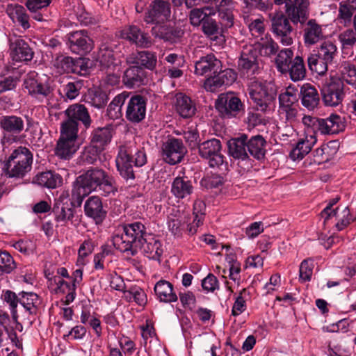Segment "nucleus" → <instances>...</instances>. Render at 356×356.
Returning a JSON list of instances; mask_svg holds the SVG:
<instances>
[{"instance_id": "63", "label": "nucleus", "mask_w": 356, "mask_h": 356, "mask_svg": "<svg viewBox=\"0 0 356 356\" xmlns=\"http://www.w3.org/2000/svg\"><path fill=\"white\" fill-rule=\"evenodd\" d=\"M224 184L223 177L219 175H212L203 177L200 181L202 187L207 189L218 188Z\"/></svg>"}, {"instance_id": "62", "label": "nucleus", "mask_w": 356, "mask_h": 356, "mask_svg": "<svg viewBox=\"0 0 356 356\" xmlns=\"http://www.w3.org/2000/svg\"><path fill=\"white\" fill-rule=\"evenodd\" d=\"M349 85L356 87V67L352 64L345 65L341 70V79Z\"/></svg>"}, {"instance_id": "47", "label": "nucleus", "mask_w": 356, "mask_h": 356, "mask_svg": "<svg viewBox=\"0 0 356 356\" xmlns=\"http://www.w3.org/2000/svg\"><path fill=\"white\" fill-rule=\"evenodd\" d=\"M111 138L112 134L109 127H99L92 131L90 136V143L104 150L106 146L111 142Z\"/></svg>"}, {"instance_id": "58", "label": "nucleus", "mask_w": 356, "mask_h": 356, "mask_svg": "<svg viewBox=\"0 0 356 356\" xmlns=\"http://www.w3.org/2000/svg\"><path fill=\"white\" fill-rule=\"evenodd\" d=\"M104 150L91 144L86 146L81 156L83 162L88 164H93L100 159V155Z\"/></svg>"}, {"instance_id": "54", "label": "nucleus", "mask_w": 356, "mask_h": 356, "mask_svg": "<svg viewBox=\"0 0 356 356\" xmlns=\"http://www.w3.org/2000/svg\"><path fill=\"white\" fill-rule=\"evenodd\" d=\"M84 83L83 79H74L62 86L63 93L67 98L74 99L79 95L80 90L84 87Z\"/></svg>"}, {"instance_id": "42", "label": "nucleus", "mask_w": 356, "mask_h": 356, "mask_svg": "<svg viewBox=\"0 0 356 356\" xmlns=\"http://www.w3.org/2000/svg\"><path fill=\"white\" fill-rule=\"evenodd\" d=\"M15 162H21L22 164H28V162H33V154L26 147H18L13 150L8 159L3 161L2 170H8L10 168V163Z\"/></svg>"}, {"instance_id": "19", "label": "nucleus", "mask_w": 356, "mask_h": 356, "mask_svg": "<svg viewBox=\"0 0 356 356\" xmlns=\"http://www.w3.org/2000/svg\"><path fill=\"white\" fill-rule=\"evenodd\" d=\"M120 36L122 39L128 41L131 44H135L139 48H149L153 44L149 33L135 25L122 29L120 31Z\"/></svg>"}, {"instance_id": "1", "label": "nucleus", "mask_w": 356, "mask_h": 356, "mask_svg": "<svg viewBox=\"0 0 356 356\" xmlns=\"http://www.w3.org/2000/svg\"><path fill=\"white\" fill-rule=\"evenodd\" d=\"M72 190L78 204H82L83 199L93 191L108 197L115 195L118 185L114 177L102 168L90 167L78 176L73 183Z\"/></svg>"}, {"instance_id": "22", "label": "nucleus", "mask_w": 356, "mask_h": 356, "mask_svg": "<svg viewBox=\"0 0 356 356\" xmlns=\"http://www.w3.org/2000/svg\"><path fill=\"white\" fill-rule=\"evenodd\" d=\"M222 67L221 61L213 54L202 56L195 63V73L197 75L211 77Z\"/></svg>"}, {"instance_id": "60", "label": "nucleus", "mask_w": 356, "mask_h": 356, "mask_svg": "<svg viewBox=\"0 0 356 356\" xmlns=\"http://www.w3.org/2000/svg\"><path fill=\"white\" fill-rule=\"evenodd\" d=\"M339 145L336 140L330 141L326 145H321V147L317 148L314 152V156L315 158L314 161L321 163L327 161L329 160V156H324V151H327L330 148L333 149V153H337Z\"/></svg>"}, {"instance_id": "5", "label": "nucleus", "mask_w": 356, "mask_h": 356, "mask_svg": "<svg viewBox=\"0 0 356 356\" xmlns=\"http://www.w3.org/2000/svg\"><path fill=\"white\" fill-rule=\"evenodd\" d=\"M216 12L212 8L204 6L200 8H193L189 13L191 24L194 27H201L202 31L208 37L219 33V26L213 18Z\"/></svg>"}, {"instance_id": "53", "label": "nucleus", "mask_w": 356, "mask_h": 356, "mask_svg": "<svg viewBox=\"0 0 356 356\" xmlns=\"http://www.w3.org/2000/svg\"><path fill=\"white\" fill-rule=\"evenodd\" d=\"M78 122L66 120L60 124V137L78 141Z\"/></svg>"}, {"instance_id": "14", "label": "nucleus", "mask_w": 356, "mask_h": 356, "mask_svg": "<svg viewBox=\"0 0 356 356\" xmlns=\"http://www.w3.org/2000/svg\"><path fill=\"white\" fill-rule=\"evenodd\" d=\"M275 5L285 4V12L295 24L305 23L309 17V0H273Z\"/></svg>"}, {"instance_id": "52", "label": "nucleus", "mask_w": 356, "mask_h": 356, "mask_svg": "<svg viewBox=\"0 0 356 356\" xmlns=\"http://www.w3.org/2000/svg\"><path fill=\"white\" fill-rule=\"evenodd\" d=\"M293 51L290 48H285L280 51L276 58L275 64L277 70L284 74L289 69V65L293 63Z\"/></svg>"}, {"instance_id": "50", "label": "nucleus", "mask_w": 356, "mask_h": 356, "mask_svg": "<svg viewBox=\"0 0 356 356\" xmlns=\"http://www.w3.org/2000/svg\"><path fill=\"white\" fill-rule=\"evenodd\" d=\"M307 63L309 69L319 75H324L328 70V65L331 63L321 59V57L316 54V51L309 54L307 57Z\"/></svg>"}, {"instance_id": "35", "label": "nucleus", "mask_w": 356, "mask_h": 356, "mask_svg": "<svg viewBox=\"0 0 356 356\" xmlns=\"http://www.w3.org/2000/svg\"><path fill=\"white\" fill-rule=\"evenodd\" d=\"M79 148L78 141L59 137L54 149V154L61 159L69 160Z\"/></svg>"}, {"instance_id": "29", "label": "nucleus", "mask_w": 356, "mask_h": 356, "mask_svg": "<svg viewBox=\"0 0 356 356\" xmlns=\"http://www.w3.org/2000/svg\"><path fill=\"white\" fill-rule=\"evenodd\" d=\"M247 134H241L228 142L229 154L235 159L246 161L249 159L247 149Z\"/></svg>"}, {"instance_id": "44", "label": "nucleus", "mask_w": 356, "mask_h": 356, "mask_svg": "<svg viewBox=\"0 0 356 356\" xmlns=\"http://www.w3.org/2000/svg\"><path fill=\"white\" fill-rule=\"evenodd\" d=\"M52 0H25V6L31 13V17L38 22L45 21L46 15L43 10L51 3Z\"/></svg>"}, {"instance_id": "11", "label": "nucleus", "mask_w": 356, "mask_h": 356, "mask_svg": "<svg viewBox=\"0 0 356 356\" xmlns=\"http://www.w3.org/2000/svg\"><path fill=\"white\" fill-rule=\"evenodd\" d=\"M66 44L72 53L85 56L94 47V41L86 30L72 31L65 35Z\"/></svg>"}, {"instance_id": "64", "label": "nucleus", "mask_w": 356, "mask_h": 356, "mask_svg": "<svg viewBox=\"0 0 356 356\" xmlns=\"http://www.w3.org/2000/svg\"><path fill=\"white\" fill-rule=\"evenodd\" d=\"M327 121L331 128V133L333 134H338L345 129V124L343 122L342 118L337 114H331L327 118Z\"/></svg>"}, {"instance_id": "10", "label": "nucleus", "mask_w": 356, "mask_h": 356, "mask_svg": "<svg viewBox=\"0 0 356 356\" xmlns=\"http://www.w3.org/2000/svg\"><path fill=\"white\" fill-rule=\"evenodd\" d=\"M81 205V204H78L73 190H72L71 198L60 197L59 199L56 200L52 209L56 221L65 223L70 222L72 224L78 222L77 218L74 219L76 208L80 207Z\"/></svg>"}, {"instance_id": "26", "label": "nucleus", "mask_w": 356, "mask_h": 356, "mask_svg": "<svg viewBox=\"0 0 356 356\" xmlns=\"http://www.w3.org/2000/svg\"><path fill=\"white\" fill-rule=\"evenodd\" d=\"M117 44L113 42H104L100 44L97 60L102 69L113 71L117 54Z\"/></svg>"}, {"instance_id": "48", "label": "nucleus", "mask_w": 356, "mask_h": 356, "mask_svg": "<svg viewBox=\"0 0 356 356\" xmlns=\"http://www.w3.org/2000/svg\"><path fill=\"white\" fill-rule=\"evenodd\" d=\"M315 136L311 135L310 138L307 137L305 140H300L296 147L292 149L290 156L293 160H300L304 158L312 149V146L316 143Z\"/></svg>"}, {"instance_id": "21", "label": "nucleus", "mask_w": 356, "mask_h": 356, "mask_svg": "<svg viewBox=\"0 0 356 356\" xmlns=\"http://www.w3.org/2000/svg\"><path fill=\"white\" fill-rule=\"evenodd\" d=\"M236 77L237 74L233 70L227 68L222 70L220 67L216 74L206 79L204 87L207 91L215 92L222 86L232 85Z\"/></svg>"}, {"instance_id": "33", "label": "nucleus", "mask_w": 356, "mask_h": 356, "mask_svg": "<svg viewBox=\"0 0 356 356\" xmlns=\"http://www.w3.org/2000/svg\"><path fill=\"white\" fill-rule=\"evenodd\" d=\"M6 13L12 22L20 26L24 31L31 27L30 16L24 6L19 4H9Z\"/></svg>"}, {"instance_id": "6", "label": "nucleus", "mask_w": 356, "mask_h": 356, "mask_svg": "<svg viewBox=\"0 0 356 356\" xmlns=\"http://www.w3.org/2000/svg\"><path fill=\"white\" fill-rule=\"evenodd\" d=\"M215 108L220 118L231 119L244 114L245 104L233 92L221 93L215 102Z\"/></svg>"}, {"instance_id": "15", "label": "nucleus", "mask_w": 356, "mask_h": 356, "mask_svg": "<svg viewBox=\"0 0 356 356\" xmlns=\"http://www.w3.org/2000/svg\"><path fill=\"white\" fill-rule=\"evenodd\" d=\"M259 47L252 44L243 46L238 60L239 70L248 76L255 74L259 68Z\"/></svg>"}, {"instance_id": "38", "label": "nucleus", "mask_w": 356, "mask_h": 356, "mask_svg": "<svg viewBox=\"0 0 356 356\" xmlns=\"http://www.w3.org/2000/svg\"><path fill=\"white\" fill-rule=\"evenodd\" d=\"M155 295L160 302L171 303L177 302V295L174 291L172 284L168 281L161 280L157 282L154 288Z\"/></svg>"}, {"instance_id": "17", "label": "nucleus", "mask_w": 356, "mask_h": 356, "mask_svg": "<svg viewBox=\"0 0 356 356\" xmlns=\"http://www.w3.org/2000/svg\"><path fill=\"white\" fill-rule=\"evenodd\" d=\"M186 153L187 149L181 139L172 137L163 143L161 156L168 164L179 163Z\"/></svg>"}, {"instance_id": "56", "label": "nucleus", "mask_w": 356, "mask_h": 356, "mask_svg": "<svg viewBox=\"0 0 356 356\" xmlns=\"http://www.w3.org/2000/svg\"><path fill=\"white\" fill-rule=\"evenodd\" d=\"M18 297H19V293L16 294V293L11 290L2 291L1 298L9 305L13 318L15 320L18 318L17 309V305L19 304V298Z\"/></svg>"}, {"instance_id": "18", "label": "nucleus", "mask_w": 356, "mask_h": 356, "mask_svg": "<svg viewBox=\"0 0 356 356\" xmlns=\"http://www.w3.org/2000/svg\"><path fill=\"white\" fill-rule=\"evenodd\" d=\"M344 85L340 79L332 80L321 90L322 100L325 106L335 107L341 104Z\"/></svg>"}, {"instance_id": "55", "label": "nucleus", "mask_w": 356, "mask_h": 356, "mask_svg": "<svg viewBox=\"0 0 356 356\" xmlns=\"http://www.w3.org/2000/svg\"><path fill=\"white\" fill-rule=\"evenodd\" d=\"M33 162H28V164H22L21 162L10 163V168L8 170H2L8 177H23L31 170Z\"/></svg>"}, {"instance_id": "4", "label": "nucleus", "mask_w": 356, "mask_h": 356, "mask_svg": "<svg viewBox=\"0 0 356 356\" xmlns=\"http://www.w3.org/2000/svg\"><path fill=\"white\" fill-rule=\"evenodd\" d=\"M25 123L21 116L16 115H0L1 143L3 145H10L22 142L25 135Z\"/></svg>"}, {"instance_id": "12", "label": "nucleus", "mask_w": 356, "mask_h": 356, "mask_svg": "<svg viewBox=\"0 0 356 356\" xmlns=\"http://www.w3.org/2000/svg\"><path fill=\"white\" fill-rule=\"evenodd\" d=\"M289 17L282 12H277L271 17V29L277 40L283 45L289 46L293 44V28L291 26Z\"/></svg>"}, {"instance_id": "31", "label": "nucleus", "mask_w": 356, "mask_h": 356, "mask_svg": "<svg viewBox=\"0 0 356 356\" xmlns=\"http://www.w3.org/2000/svg\"><path fill=\"white\" fill-rule=\"evenodd\" d=\"M122 231L127 232L138 248H140L143 240L149 235L145 225L140 221H134L122 225Z\"/></svg>"}, {"instance_id": "57", "label": "nucleus", "mask_w": 356, "mask_h": 356, "mask_svg": "<svg viewBox=\"0 0 356 356\" xmlns=\"http://www.w3.org/2000/svg\"><path fill=\"white\" fill-rule=\"evenodd\" d=\"M16 268L13 257L5 250H0V276L10 274Z\"/></svg>"}, {"instance_id": "2", "label": "nucleus", "mask_w": 356, "mask_h": 356, "mask_svg": "<svg viewBox=\"0 0 356 356\" xmlns=\"http://www.w3.org/2000/svg\"><path fill=\"white\" fill-rule=\"evenodd\" d=\"M144 148L136 149L134 154L130 148L121 147L115 158L117 170L126 181L136 178L134 167H142L147 163Z\"/></svg>"}, {"instance_id": "30", "label": "nucleus", "mask_w": 356, "mask_h": 356, "mask_svg": "<svg viewBox=\"0 0 356 356\" xmlns=\"http://www.w3.org/2000/svg\"><path fill=\"white\" fill-rule=\"evenodd\" d=\"M194 191L192 181L186 176H178L173 179L171 184V193L177 199L189 197Z\"/></svg>"}, {"instance_id": "49", "label": "nucleus", "mask_w": 356, "mask_h": 356, "mask_svg": "<svg viewBox=\"0 0 356 356\" xmlns=\"http://www.w3.org/2000/svg\"><path fill=\"white\" fill-rule=\"evenodd\" d=\"M289 74L290 79L293 81L302 80L306 76V68L303 58L297 56L289 65V69L284 74Z\"/></svg>"}, {"instance_id": "40", "label": "nucleus", "mask_w": 356, "mask_h": 356, "mask_svg": "<svg viewBox=\"0 0 356 356\" xmlns=\"http://www.w3.org/2000/svg\"><path fill=\"white\" fill-rule=\"evenodd\" d=\"M19 304L30 316L37 314L41 300L39 296L34 292L22 291L19 292Z\"/></svg>"}, {"instance_id": "3", "label": "nucleus", "mask_w": 356, "mask_h": 356, "mask_svg": "<svg viewBox=\"0 0 356 356\" xmlns=\"http://www.w3.org/2000/svg\"><path fill=\"white\" fill-rule=\"evenodd\" d=\"M249 95L257 111L265 113L275 107L277 89L271 81H253L249 88Z\"/></svg>"}, {"instance_id": "39", "label": "nucleus", "mask_w": 356, "mask_h": 356, "mask_svg": "<svg viewBox=\"0 0 356 356\" xmlns=\"http://www.w3.org/2000/svg\"><path fill=\"white\" fill-rule=\"evenodd\" d=\"M127 62L136 65H140L143 68L153 71L157 64L156 53L146 50L140 51L135 56L129 58Z\"/></svg>"}, {"instance_id": "13", "label": "nucleus", "mask_w": 356, "mask_h": 356, "mask_svg": "<svg viewBox=\"0 0 356 356\" xmlns=\"http://www.w3.org/2000/svg\"><path fill=\"white\" fill-rule=\"evenodd\" d=\"M200 156L208 161L211 168H215L224 163V156L221 153L222 143L219 139L211 138L197 145Z\"/></svg>"}, {"instance_id": "9", "label": "nucleus", "mask_w": 356, "mask_h": 356, "mask_svg": "<svg viewBox=\"0 0 356 356\" xmlns=\"http://www.w3.org/2000/svg\"><path fill=\"white\" fill-rule=\"evenodd\" d=\"M171 5L168 1L153 0L145 12L144 22L147 24L161 26L170 20Z\"/></svg>"}, {"instance_id": "34", "label": "nucleus", "mask_w": 356, "mask_h": 356, "mask_svg": "<svg viewBox=\"0 0 356 356\" xmlns=\"http://www.w3.org/2000/svg\"><path fill=\"white\" fill-rule=\"evenodd\" d=\"M175 110L183 118L193 117L197 111L195 104L188 95L179 92L175 96Z\"/></svg>"}, {"instance_id": "45", "label": "nucleus", "mask_w": 356, "mask_h": 356, "mask_svg": "<svg viewBox=\"0 0 356 356\" xmlns=\"http://www.w3.org/2000/svg\"><path fill=\"white\" fill-rule=\"evenodd\" d=\"M127 91H123L117 95L108 104L106 115L111 120L119 119L122 116V108L125 104V99L128 97Z\"/></svg>"}, {"instance_id": "28", "label": "nucleus", "mask_w": 356, "mask_h": 356, "mask_svg": "<svg viewBox=\"0 0 356 356\" xmlns=\"http://www.w3.org/2000/svg\"><path fill=\"white\" fill-rule=\"evenodd\" d=\"M299 98L302 105L309 111H314L320 104V95L316 87L307 83L301 86Z\"/></svg>"}, {"instance_id": "23", "label": "nucleus", "mask_w": 356, "mask_h": 356, "mask_svg": "<svg viewBox=\"0 0 356 356\" xmlns=\"http://www.w3.org/2000/svg\"><path fill=\"white\" fill-rule=\"evenodd\" d=\"M122 81L129 89L139 88L146 84L147 72L139 65L130 66L124 71Z\"/></svg>"}, {"instance_id": "25", "label": "nucleus", "mask_w": 356, "mask_h": 356, "mask_svg": "<svg viewBox=\"0 0 356 356\" xmlns=\"http://www.w3.org/2000/svg\"><path fill=\"white\" fill-rule=\"evenodd\" d=\"M112 242L116 250L129 256H135L138 253V247L127 236V232L122 231V225L113 232Z\"/></svg>"}, {"instance_id": "51", "label": "nucleus", "mask_w": 356, "mask_h": 356, "mask_svg": "<svg viewBox=\"0 0 356 356\" xmlns=\"http://www.w3.org/2000/svg\"><path fill=\"white\" fill-rule=\"evenodd\" d=\"M314 51H316V54L321 56V59L332 64L337 54V47L332 41L326 40Z\"/></svg>"}, {"instance_id": "43", "label": "nucleus", "mask_w": 356, "mask_h": 356, "mask_svg": "<svg viewBox=\"0 0 356 356\" xmlns=\"http://www.w3.org/2000/svg\"><path fill=\"white\" fill-rule=\"evenodd\" d=\"M108 99L107 92L99 88L89 90L84 99L86 103L99 110L104 109Z\"/></svg>"}, {"instance_id": "59", "label": "nucleus", "mask_w": 356, "mask_h": 356, "mask_svg": "<svg viewBox=\"0 0 356 356\" xmlns=\"http://www.w3.org/2000/svg\"><path fill=\"white\" fill-rule=\"evenodd\" d=\"M339 40L342 44V51L348 54L356 43V31L351 29L344 31L339 35Z\"/></svg>"}, {"instance_id": "37", "label": "nucleus", "mask_w": 356, "mask_h": 356, "mask_svg": "<svg viewBox=\"0 0 356 356\" xmlns=\"http://www.w3.org/2000/svg\"><path fill=\"white\" fill-rule=\"evenodd\" d=\"M140 248L145 257L153 260H159L163 252L161 241L150 234L143 240Z\"/></svg>"}, {"instance_id": "46", "label": "nucleus", "mask_w": 356, "mask_h": 356, "mask_svg": "<svg viewBox=\"0 0 356 356\" xmlns=\"http://www.w3.org/2000/svg\"><path fill=\"white\" fill-rule=\"evenodd\" d=\"M34 182L49 188H55L62 184V177L53 171L42 172L34 178Z\"/></svg>"}, {"instance_id": "20", "label": "nucleus", "mask_w": 356, "mask_h": 356, "mask_svg": "<svg viewBox=\"0 0 356 356\" xmlns=\"http://www.w3.org/2000/svg\"><path fill=\"white\" fill-rule=\"evenodd\" d=\"M54 66L60 72L78 74H85L88 70L87 63L83 58H74L65 55H60L56 57L54 61Z\"/></svg>"}, {"instance_id": "7", "label": "nucleus", "mask_w": 356, "mask_h": 356, "mask_svg": "<svg viewBox=\"0 0 356 356\" xmlns=\"http://www.w3.org/2000/svg\"><path fill=\"white\" fill-rule=\"evenodd\" d=\"M128 97L125 99V118L133 124H138L146 117L147 97L145 95L128 92Z\"/></svg>"}, {"instance_id": "16", "label": "nucleus", "mask_w": 356, "mask_h": 356, "mask_svg": "<svg viewBox=\"0 0 356 356\" xmlns=\"http://www.w3.org/2000/svg\"><path fill=\"white\" fill-rule=\"evenodd\" d=\"M8 41L10 56L13 61L27 63L32 60L35 53L28 41L16 35L10 36Z\"/></svg>"}, {"instance_id": "27", "label": "nucleus", "mask_w": 356, "mask_h": 356, "mask_svg": "<svg viewBox=\"0 0 356 356\" xmlns=\"http://www.w3.org/2000/svg\"><path fill=\"white\" fill-rule=\"evenodd\" d=\"M84 212L87 217L93 219L97 225L102 224L106 217L107 211L104 209L99 196L90 197L84 204Z\"/></svg>"}, {"instance_id": "61", "label": "nucleus", "mask_w": 356, "mask_h": 356, "mask_svg": "<svg viewBox=\"0 0 356 356\" xmlns=\"http://www.w3.org/2000/svg\"><path fill=\"white\" fill-rule=\"evenodd\" d=\"M314 267V261L312 258L304 259L300 265V280L302 282L309 281L312 278Z\"/></svg>"}, {"instance_id": "36", "label": "nucleus", "mask_w": 356, "mask_h": 356, "mask_svg": "<svg viewBox=\"0 0 356 356\" xmlns=\"http://www.w3.org/2000/svg\"><path fill=\"white\" fill-rule=\"evenodd\" d=\"M246 145L248 155L258 161L264 159L266 152L265 148L266 141L262 136L258 134L249 137L247 135Z\"/></svg>"}, {"instance_id": "8", "label": "nucleus", "mask_w": 356, "mask_h": 356, "mask_svg": "<svg viewBox=\"0 0 356 356\" xmlns=\"http://www.w3.org/2000/svg\"><path fill=\"white\" fill-rule=\"evenodd\" d=\"M23 86L31 97L40 102L47 98L51 92L47 78L35 71H30L25 75Z\"/></svg>"}, {"instance_id": "41", "label": "nucleus", "mask_w": 356, "mask_h": 356, "mask_svg": "<svg viewBox=\"0 0 356 356\" xmlns=\"http://www.w3.org/2000/svg\"><path fill=\"white\" fill-rule=\"evenodd\" d=\"M304 42L306 46L313 45L323 38L321 26L315 19H309L304 29Z\"/></svg>"}, {"instance_id": "32", "label": "nucleus", "mask_w": 356, "mask_h": 356, "mask_svg": "<svg viewBox=\"0 0 356 356\" xmlns=\"http://www.w3.org/2000/svg\"><path fill=\"white\" fill-rule=\"evenodd\" d=\"M67 120L80 122L86 129H88L92 123L90 115L87 108L80 104H74L70 106L65 111Z\"/></svg>"}, {"instance_id": "24", "label": "nucleus", "mask_w": 356, "mask_h": 356, "mask_svg": "<svg viewBox=\"0 0 356 356\" xmlns=\"http://www.w3.org/2000/svg\"><path fill=\"white\" fill-rule=\"evenodd\" d=\"M151 33L156 38L170 43L177 42L184 35V30L177 26H172L166 23L161 26H154Z\"/></svg>"}]
</instances>
